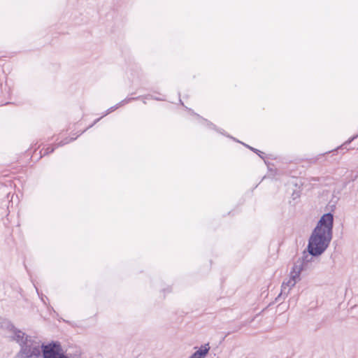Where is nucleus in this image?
I'll return each instance as SVG.
<instances>
[{"label":"nucleus","instance_id":"nucleus-7","mask_svg":"<svg viewBox=\"0 0 358 358\" xmlns=\"http://www.w3.org/2000/svg\"><path fill=\"white\" fill-rule=\"evenodd\" d=\"M64 143H59L58 144V146H62V145H64Z\"/></svg>","mask_w":358,"mask_h":358},{"label":"nucleus","instance_id":"nucleus-6","mask_svg":"<svg viewBox=\"0 0 358 358\" xmlns=\"http://www.w3.org/2000/svg\"><path fill=\"white\" fill-rule=\"evenodd\" d=\"M54 150H55V148L52 145H50L44 150L43 155H45L50 154V153L53 152Z\"/></svg>","mask_w":358,"mask_h":358},{"label":"nucleus","instance_id":"nucleus-3","mask_svg":"<svg viewBox=\"0 0 358 358\" xmlns=\"http://www.w3.org/2000/svg\"><path fill=\"white\" fill-rule=\"evenodd\" d=\"M41 348L38 344L33 346H26L21 351V358H35L40 355Z\"/></svg>","mask_w":358,"mask_h":358},{"label":"nucleus","instance_id":"nucleus-2","mask_svg":"<svg viewBox=\"0 0 358 358\" xmlns=\"http://www.w3.org/2000/svg\"><path fill=\"white\" fill-rule=\"evenodd\" d=\"M43 353L44 358H68L58 343L43 346Z\"/></svg>","mask_w":358,"mask_h":358},{"label":"nucleus","instance_id":"nucleus-5","mask_svg":"<svg viewBox=\"0 0 358 358\" xmlns=\"http://www.w3.org/2000/svg\"><path fill=\"white\" fill-rule=\"evenodd\" d=\"M299 276V271L295 273L294 275H293V273H292V276L290 279L288 280L287 283L282 284V287L285 288V286H287L289 287H293L296 281V278H298Z\"/></svg>","mask_w":358,"mask_h":358},{"label":"nucleus","instance_id":"nucleus-1","mask_svg":"<svg viewBox=\"0 0 358 358\" xmlns=\"http://www.w3.org/2000/svg\"><path fill=\"white\" fill-rule=\"evenodd\" d=\"M333 220L331 213L321 217L309 240L308 251L311 255H320L327 248L331 239Z\"/></svg>","mask_w":358,"mask_h":358},{"label":"nucleus","instance_id":"nucleus-4","mask_svg":"<svg viewBox=\"0 0 358 358\" xmlns=\"http://www.w3.org/2000/svg\"><path fill=\"white\" fill-rule=\"evenodd\" d=\"M208 344L202 346L201 348L195 352L190 358H203L209 351Z\"/></svg>","mask_w":358,"mask_h":358}]
</instances>
